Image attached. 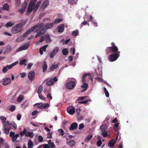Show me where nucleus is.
Returning <instances> with one entry per match:
<instances>
[{
	"label": "nucleus",
	"instance_id": "c85d7f7f",
	"mask_svg": "<svg viewBox=\"0 0 148 148\" xmlns=\"http://www.w3.org/2000/svg\"><path fill=\"white\" fill-rule=\"evenodd\" d=\"M89 75L91 77V75L90 73L86 74L84 75L82 78V82H85V78L87 76Z\"/></svg>",
	"mask_w": 148,
	"mask_h": 148
},
{
	"label": "nucleus",
	"instance_id": "1a4fd4ad",
	"mask_svg": "<svg viewBox=\"0 0 148 148\" xmlns=\"http://www.w3.org/2000/svg\"><path fill=\"white\" fill-rule=\"evenodd\" d=\"M35 74L33 71H30L28 73V77L29 79L31 81H33L35 78Z\"/></svg>",
	"mask_w": 148,
	"mask_h": 148
},
{
	"label": "nucleus",
	"instance_id": "f704fd0d",
	"mask_svg": "<svg viewBox=\"0 0 148 148\" xmlns=\"http://www.w3.org/2000/svg\"><path fill=\"white\" fill-rule=\"evenodd\" d=\"M10 125L12 126L15 129H16L17 128V125L13 121H11L10 124Z\"/></svg>",
	"mask_w": 148,
	"mask_h": 148
},
{
	"label": "nucleus",
	"instance_id": "79ce46f5",
	"mask_svg": "<svg viewBox=\"0 0 148 148\" xmlns=\"http://www.w3.org/2000/svg\"><path fill=\"white\" fill-rule=\"evenodd\" d=\"M58 132L59 133V135L60 136V135L63 136L64 134V131L62 129H59L58 130Z\"/></svg>",
	"mask_w": 148,
	"mask_h": 148
},
{
	"label": "nucleus",
	"instance_id": "338daca9",
	"mask_svg": "<svg viewBox=\"0 0 148 148\" xmlns=\"http://www.w3.org/2000/svg\"><path fill=\"white\" fill-rule=\"evenodd\" d=\"M110 47H107L106 48V51L107 53H108L110 52L111 51V49H110Z\"/></svg>",
	"mask_w": 148,
	"mask_h": 148
},
{
	"label": "nucleus",
	"instance_id": "393cba45",
	"mask_svg": "<svg viewBox=\"0 0 148 148\" xmlns=\"http://www.w3.org/2000/svg\"><path fill=\"white\" fill-rule=\"evenodd\" d=\"M107 128V126L106 124H102L100 127V129L102 131L106 130Z\"/></svg>",
	"mask_w": 148,
	"mask_h": 148
},
{
	"label": "nucleus",
	"instance_id": "dca6fc26",
	"mask_svg": "<svg viewBox=\"0 0 148 148\" xmlns=\"http://www.w3.org/2000/svg\"><path fill=\"white\" fill-rule=\"evenodd\" d=\"M48 46L47 45H45L43 46V47H41L39 49V52L41 55L43 54V51L44 52L46 51V48Z\"/></svg>",
	"mask_w": 148,
	"mask_h": 148
},
{
	"label": "nucleus",
	"instance_id": "f3484780",
	"mask_svg": "<svg viewBox=\"0 0 148 148\" xmlns=\"http://www.w3.org/2000/svg\"><path fill=\"white\" fill-rule=\"evenodd\" d=\"M11 82L10 79L9 78H6L3 79L2 84L6 86L9 84Z\"/></svg>",
	"mask_w": 148,
	"mask_h": 148
},
{
	"label": "nucleus",
	"instance_id": "58836bf2",
	"mask_svg": "<svg viewBox=\"0 0 148 148\" xmlns=\"http://www.w3.org/2000/svg\"><path fill=\"white\" fill-rule=\"evenodd\" d=\"M15 4L17 7H19L21 4V0H15Z\"/></svg>",
	"mask_w": 148,
	"mask_h": 148
},
{
	"label": "nucleus",
	"instance_id": "c9c22d12",
	"mask_svg": "<svg viewBox=\"0 0 148 148\" xmlns=\"http://www.w3.org/2000/svg\"><path fill=\"white\" fill-rule=\"evenodd\" d=\"M19 136V134H17L12 136V137H11L12 138V142H15L17 138Z\"/></svg>",
	"mask_w": 148,
	"mask_h": 148
},
{
	"label": "nucleus",
	"instance_id": "9b49d317",
	"mask_svg": "<svg viewBox=\"0 0 148 148\" xmlns=\"http://www.w3.org/2000/svg\"><path fill=\"white\" fill-rule=\"evenodd\" d=\"M27 6V2H25L22 5L21 9L19 10L18 11L19 13H21L22 14L25 11V9Z\"/></svg>",
	"mask_w": 148,
	"mask_h": 148
},
{
	"label": "nucleus",
	"instance_id": "412c9836",
	"mask_svg": "<svg viewBox=\"0 0 148 148\" xmlns=\"http://www.w3.org/2000/svg\"><path fill=\"white\" fill-rule=\"evenodd\" d=\"M45 41L47 43L51 42L52 40L51 39L50 36L48 34H46L45 36Z\"/></svg>",
	"mask_w": 148,
	"mask_h": 148
},
{
	"label": "nucleus",
	"instance_id": "6e6552de",
	"mask_svg": "<svg viewBox=\"0 0 148 148\" xmlns=\"http://www.w3.org/2000/svg\"><path fill=\"white\" fill-rule=\"evenodd\" d=\"M30 42H27V43H25L24 45L20 47L16 50L17 52L27 49L30 46Z\"/></svg>",
	"mask_w": 148,
	"mask_h": 148
},
{
	"label": "nucleus",
	"instance_id": "de8ad7c7",
	"mask_svg": "<svg viewBox=\"0 0 148 148\" xmlns=\"http://www.w3.org/2000/svg\"><path fill=\"white\" fill-rule=\"evenodd\" d=\"M9 8L8 5L7 4H5L3 5V9L4 10H8Z\"/></svg>",
	"mask_w": 148,
	"mask_h": 148
},
{
	"label": "nucleus",
	"instance_id": "3c124183",
	"mask_svg": "<svg viewBox=\"0 0 148 148\" xmlns=\"http://www.w3.org/2000/svg\"><path fill=\"white\" fill-rule=\"evenodd\" d=\"M104 91L105 93L106 97H109V94L106 88L104 87Z\"/></svg>",
	"mask_w": 148,
	"mask_h": 148
},
{
	"label": "nucleus",
	"instance_id": "bf43d9fd",
	"mask_svg": "<svg viewBox=\"0 0 148 148\" xmlns=\"http://www.w3.org/2000/svg\"><path fill=\"white\" fill-rule=\"evenodd\" d=\"M39 98L42 100H46V99L42 95L39 94Z\"/></svg>",
	"mask_w": 148,
	"mask_h": 148
},
{
	"label": "nucleus",
	"instance_id": "9d476101",
	"mask_svg": "<svg viewBox=\"0 0 148 148\" xmlns=\"http://www.w3.org/2000/svg\"><path fill=\"white\" fill-rule=\"evenodd\" d=\"M59 50V48L58 47H56L53 49V51L50 55V58H52L56 55Z\"/></svg>",
	"mask_w": 148,
	"mask_h": 148
},
{
	"label": "nucleus",
	"instance_id": "e433bc0d",
	"mask_svg": "<svg viewBox=\"0 0 148 148\" xmlns=\"http://www.w3.org/2000/svg\"><path fill=\"white\" fill-rule=\"evenodd\" d=\"M34 31V28L33 27H32L29 29L27 30L25 33L27 34H29L30 33Z\"/></svg>",
	"mask_w": 148,
	"mask_h": 148
},
{
	"label": "nucleus",
	"instance_id": "69168bd1",
	"mask_svg": "<svg viewBox=\"0 0 148 148\" xmlns=\"http://www.w3.org/2000/svg\"><path fill=\"white\" fill-rule=\"evenodd\" d=\"M75 49L74 47H71V51L72 52V54L74 55L75 52Z\"/></svg>",
	"mask_w": 148,
	"mask_h": 148
},
{
	"label": "nucleus",
	"instance_id": "423d86ee",
	"mask_svg": "<svg viewBox=\"0 0 148 148\" xmlns=\"http://www.w3.org/2000/svg\"><path fill=\"white\" fill-rule=\"evenodd\" d=\"M10 129L11 127L10 125V122L9 121H7L5 123L4 127L5 134L6 135L8 134Z\"/></svg>",
	"mask_w": 148,
	"mask_h": 148
},
{
	"label": "nucleus",
	"instance_id": "aec40b11",
	"mask_svg": "<svg viewBox=\"0 0 148 148\" xmlns=\"http://www.w3.org/2000/svg\"><path fill=\"white\" fill-rule=\"evenodd\" d=\"M49 106V105L48 103H44L42 104L41 106H37V107H38L39 109H42L43 108L46 109L48 108Z\"/></svg>",
	"mask_w": 148,
	"mask_h": 148
},
{
	"label": "nucleus",
	"instance_id": "a18cd8bd",
	"mask_svg": "<svg viewBox=\"0 0 148 148\" xmlns=\"http://www.w3.org/2000/svg\"><path fill=\"white\" fill-rule=\"evenodd\" d=\"M27 61V60L26 59H24L21 60L20 61V64L21 65L24 64L25 65H26V64H25Z\"/></svg>",
	"mask_w": 148,
	"mask_h": 148
},
{
	"label": "nucleus",
	"instance_id": "5701e85b",
	"mask_svg": "<svg viewBox=\"0 0 148 148\" xmlns=\"http://www.w3.org/2000/svg\"><path fill=\"white\" fill-rule=\"evenodd\" d=\"M41 1H39L37 3L36 5L35 6H34V12H36L37 11V10L38 9V8L41 4Z\"/></svg>",
	"mask_w": 148,
	"mask_h": 148
},
{
	"label": "nucleus",
	"instance_id": "a19ab883",
	"mask_svg": "<svg viewBox=\"0 0 148 148\" xmlns=\"http://www.w3.org/2000/svg\"><path fill=\"white\" fill-rule=\"evenodd\" d=\"M63 20L62 18H59L55 19L54 21V24H57L60 23Z\"/></svg>",
	"mask_w": 148,
	"mask_h": 148
},
{
	"label": "nucleus",
	"instance_id": "b1692460",
	"mask_svg": "<svg viewBox=\"0 0 148 148\" xmlns=\"http://www.w3.org/2000/svg\"><path fill=\"white\" fill-rule=\"evenodd\" d=\"M47 65L45 61H44L42 63L43 72L45 73L47 71Z\"/></svg>",
	"mask_w": 148,
	"mask_h": 148
},
{
	"label": "nucleus",
	"instance_id": "49530a36",
	"mask_svg": "<svg viewBox=\"0 0 148 148\" xmlns=\"http://www.w3.org/2000/svg\"><path fill=\"white\" fill-rule=\"evenodd\" d=\"M48 144L50 145L51 147H53L55 146L53 143L50 140L48 141Z\"/></svg>",
	"mask_w": 148,
	"mask_h": 148
},
{
	"label": "nucleus",
	"instance_id": "e2e57ef3",
	"mask_svg": "<svg viewBox=\"0 0 148 148\" xmlns=\"http://www.w3.org/2000/svg\"><path fill=\"white\" fill-rule=\"evenodd\" d=\"M38 141L40 142H42L43 140V138L41 136H39L38 137Z\"/></svg>",
	"mask_w": 148,
	"mask_h": 148
},
{
	"label": "nucleus",
	"instance_id": "4c0bfd02",
	"mask_svg": "<svg viewBox=\"0 0 148 148\" xmlns=\"http://www.w3.org/2000/svg\"><path fill=\"white\" fill-rule=\"evenodd\" d=\"M92 135H90L88 136L85 139V140L86 142H88L90 141L91 139L92 138Z\"/></svg>",
	"mask_w": 148,
	"mask_h": 148
},
{
	"label": "nucleus",
	"instance_id": "052dcab7",
	"mask_svg": "<svg viewBox=\"0 0 148 148\" xmlns=\"http://www.w3.org/2000/svg\"><path fill=\"white\" fill-rule=\"evenodd\" d=\"M26 75V74L25 72H23L22 73H21L20 74L21 77L22 78H24Z\"/></svg>",
	"mask_w": 148,
	"mask_h": 148
},
{
	"label": "nucleus",
	"instance_id": "37998d69",
	"mask_svg": "<svg viewBox=\"0 0 148 148\" xmlns=\"http://www.w3.org/2000/svg\"><path fill=\"white\" fill-rule=\"evenodd\" d=\"M43 90V87L42 85H40L39 87L38 91V93L40 94L41 92Z\"/></svg>",
	"mask_w": 148,
	"mask_h": 148
},
{
	"label": "nucleus",
	"instance_id": "0eeeda50",
	"mask_svg": "<svg viewBox=\"0 0 148 148\" xmlns=\"http://www.w3.org/2000/svg\"><path fill=\"white\" fill-rule=\"evenodd\" d=\"M75 82L73 81L67 82L66 85V88L69 89H72L75 87Z\"/></svg>",
	"mask_w": 148,
	"mask_h": 148
},
{
	"label": "nucleus",
	"instance_id": "603ef678",
	"mask_svg": "<svg viewBox=\"0 0 148 148\" xmlns=\"http://www.w3.org/2000/svg\"><path fill=\"white\" fill-rule=\"evenodd\" d=\"M79 33V32L78 30H76L75 31H74L72 33V35L75 36H76Z\"/></svg>",
	"mask_w": 148,
	"mask_h": 148
},
{
	"label": "nucleus",
	"instance_id": "f03ea898",
	"mask_svg": "<svg viewBox=\"0 0 148 148\" xmlns=\"http://www.w3.org/2000/svg\"><path fill=\"white\" fill-rule=\"evenodd\" d=\"M20 134L21 137L24 135L26 137L29 136L31 138H32L34 137L33 133L32 132H27V130L25 128H24L22 132H20Z\"/></svg>",
	"mask_w": 148,
	"mask_h": 148
},
{
	"label": "nucleus",
	"instance_id": "4468645a",
	"mask_svg": "<svg viewBox=\"0 0 148 148\" xmlns=\"http://www.w3.org/2000/svg\"><path fill=\"white\" fill-rule=\"evenodd\" d=\"M78 125L77 123L75 122L72 123L69 127V130L71 131L76 129L77 128Z\"/></svg>",
	"mask_w": 148,
	"mask_h": 148
},
{
	"label": "nucleus",
	"instance_id": "09e8293b",
	"mask_svg": "<svg viewBox=\"0 0 148 148\" xmlns=\"http://www.w3.org/2000/svg\"><path fill=\"white\" fill-rule=\"evenodd\" d=\"M86 96L79 97L77 98V100L78 101L86 99Z\"/></svg>",
	"mask_w": 148,
	"mask_h": 148
},
{
	"label": "nucleus",
	"instance_id": "cd10ccee",
	"mask_svg": "<svg viewBox=\"0 0 148 148\" xmlns=\"http://www.w3.org/2000/svg\"><path fill=\"white\" fill-rule=\"evenodd\" d=\"M14 23H12L11 22H9L7 23L5 25V26L6 27H11L14 25Z\"/></svg>",
	"mask_w": 148,
	"mask_h": 148
},
{
	"label": "nucleus",
	"instance_id": "ea45409f",
	"mask_svg": "<svg viewBox=\"0 0 148 148\" xmlns=\"http://www.w3.org/2000/svg\"><path fill=\"white\" fill-rule=\"evenodd\" d=\"M68 50L66 49H63L62 50V54L64 56H66L68 54Z\"/></svg>",
	"mask_w": 148,
	"mask_h": 148
},
{
	"label": "nucleus",
	"instance_id": "c756f323",
	"mask_svg": "<svg viewBox=\"0 0 148 148\" xmlns=\"http://www.w3.org/2000/svg\"><path fill=\"white\" fill-rule=\"evenodd\" d=\"M59 66V64H53L52 65L51 67L50 68V70L51 71H53L54 69L57 68Z\"/></svg>",
	"mask_w": 148,
	"mask_h": 148
},
{
	"label": "nucleus",
	"instance_id": "bb28decb",
	"mask_svg": "<svg viewBox=\"0 0 148 148\" xmlns=\"http://www.w3.org/2000/svg\"><path fill=\"white\" fill-rule=\"evenodd\" d=\"M88 84L86 83H83L82 86V88L84 89L83 90L81 91L82 92H84L88 88Z\"/></svg>",
	"mask_w": 148,
	"mask_h": 148
},
{
	"label": "nucleus",
	"instance_id": "72a5a7b5",
	"mask_svg": "<svg viewBox=\"0 0 148 148\" xmlns=\"http://www.w3.org/2000/svg\"><path fill=\"white\" fill-rule=\"evenodd\" d=\"M23 37L22 36H21L19 37H18L16 39V41L17 42H19L22 41L24 39V38H23Z\"/></svg>",
	"mask_w": 148,
	"mask_h": 148
},
{
	"label": "nucleus",
	"instance_id": "7c9ffc66",
	"mask_svg": "<svg viewBox=\"0 0 148 148\" xmlns=\"http://www.w3.org/2000/svg\"><path fill=\"white\" fill-rule=\"evenodd\" d=\"M23 99L24 96L22 95H20L17 98V101L18 102H21Z\"/></svg>",
	"mask_w": 148,
	"mask_h": 148
},
{
	"label": "nucleus",
	"instance_id": "ddd939ff",
	"mask_svg": "<svg viewBox=\"0 0 148 148\" xmlns=\"http://www.w3.org/2000/svg\"><path fill=\"white\" fill-rule=\"evenodd\" d=\"M67 112L70 114L73 115L75 112V109L73 107H68L66 110Z\"/></svg>",
	"mask_w": 148,
	"mask_h": 148
},
{
	"label": "nucleus",
	"instance_id": "a878e982",
	"mask_svg": "<svg viewBox=\"0 0 148 148\" xmlns=\"http://www.w3.org/2000/svg\"><path fill=\"white\" fill-rule=\"evenodd\" d=\"M110 47L111 51L113 52L116 53L118 51V49L116 46H111Z\"/></svg>",
	"mask_w": 148,
	"mask_h": 148
},
{
	"label": "nucleus",
	"instance_id": "7ed1b4c3",
	"mask_svg": "<svg viewBox=\"0 0 148 148\" xmlns=\"http://www.w3.org/2000/svg\"><path fill=\"white\" fill-rule=\"evenodd\" d=\"M120 51L113 54H110L109 56V59L110 62H113L116 60L120 56Z\"/></svg>",
	"mask_w": 148,
	"mask_h": 148
},
{
	"label": "nucleus",
	"instance_id": "20e7f679",
	"mask_svg": "<svg viewBox=\"0 0 148 148\" xmlns=\"http://www.w3.org/2000/svg\"><path fill=\"white\" fill-rule=\"evenodd\" d=\"M37 0L34 1L31 0L30 3L29 4L27 12L28 13H30L32 11V10L34 9L35 3Z\"/></svg>",
	"mask_w": 148,
	"mask_h": 148
},
{
	"label": "nucleus",
	"instance_id": "864d4df0",
	"mask_svg": "<svg viewBox=\"0 0 148 148\" xmlns=\"http://www.w3.org/2000/svg\"><path fill=\"white\" fill-rule=\"evenodd\" d=\"M102 134L103 136L104 137H106L108 135L107 132L106 130L102 131Z\"/></svg>",
	"mask_w": 148,
	"mask_h": 148
},
{
	"label": "nucleus",
	"instance_id": "2f4dec72",
	"mask_svg": "<svg viewBox=\"0 0 148 148\" xmlns=\"http://www.w3.org/2000/svg\"><path fill=\"white\" fill-rule=\"evenodd\" d=\"M33 144L31 139H29L28 142V148H33Z\"/></svg>",
	"mask_w": 148,
	"mask_h": 148
},
{
	"label": "nucleus",
	"instance_id": "680f3d73",
	"mask_svg": "<svg viewBox=\"0 0 148 148\" xmlns=\"http://www.w3.org/2000/svg\"><path fill=\"white\" fill-rule=\"evenodd\" d=\"M84 126L83 123H82L80 124L79 126V129L80 130H82L84 127Z\"/></svg>",
	"mask_w": 148,
	"mask_h": 148
},
{
	"label": "nucleus",
	"instance_id": "6ab92c4d",
	"mask_svg": "<svg viewBox=\"0 0 148 148\" xmlns=\"http://www.w3.org/2000/svg\"><path fill=\"white\" fill-rule=\"evenodd\" d=\"M64 25L63 24H61L58 27V32L60 33L62 32L64 30Z\"/></svg>",
	"mask_w": 148,
	"mask_h": 148
},
{
	"label": "nucleus",
	"instance_id": "4d7b16f0",
	"mask_svg": "<svg viewBox=\"0 0 148 148\" xmlns=\"http://www.w3.org/2000/svg\"><path fill=\"white\" fill-rule=\"evenodd\" d=\"M6 51H8V52L10 51L12 49L11 46L10 45L7 46L6 47Z\"/></svg>",
	"mask_w": 148,
	"mask_h": 148
},
{
	"label": "nucleus",
	"instance_id": "f8f14e48",
	"mask_svg": "<svg viewBox=\"0 0 148 148\" xmlns=\"http://www.w3.org/2000/svg\"><path fill=\"white\" fill-rule=\"evenodd\" d=\"M46 32V30L44 29H42L41 30V31H39L37 32V33L35 36V38H36L37 37L41 36L43 35Z\"/></svg>",
	"mask_w": 148,
	"mask_h": 148
},
{
	"label": "nucleus",
	"instance_id": "8fccbe9b",
	"mask_svg": "<svg viewBox=\"0 0 148 148\" xmlns=\"http://www.w3.org/2000/svg\"><path fill=\"white\" fill-rule=\"evenodd\" d=\"M46 84L48 86H51L53 84V83L51 79H50L46 82Z\"/></svg>",
	"mask_w": 148,
	"mask_h": 148
},
{
	"label": "nucleus",
	"instance_id": "0e129e2a",
	"mask_svg": "<svg viewBox=\"0 0 148 148\" xmlns=\"http://www.w3.org/2000/svg\"><path fill=\"white\" fill-rule=\"evenodd\" d=\"M102 143V142L101 140H99L97 141V144L98 147H100L101 146Z\"/></svg>",
	"mask_w": 148,
	"mask_h": 148
},
{
	"label": "nucleus",
	"instance_id": "13d9d810",
	"mask_svg": "<svg viewBox=\"0 0 148 148\" xmlns=\"http://www.w3.org/2000/svg\"><path fill=\"white\" fill-rule=\"evenodd\" d=\"M8 70V68L7 66H4L2 70V71L3 73H5Z\"/></svg>",
	"mask_w": 148,
	"mask_h": 148
},
{
	"label": "nucleus",
	"instance_id": "6e6d98bb",
	"mask_svg": "<svg viewBox=\"0 0 148 148\" xmlns=\"http://www.w3.org/2000/svg\"><path fill=\"white\" fill-rule=\"evenodd\" d=\"M0 119L1 120L2 123H5L6 120V118L4 117V116H0Z\"/></svg>",
	"mask_w": 148,
	"mask_h": 148
},
{
	"label": "nucleus",
	"instance_id": "4be33fe9",
	"mask_svg": "<svg viewBox=\"0 0 148 148\" xmlns=\"http://www.w3.org/2000/svg\"><path fill=\"white\" fill-rule=\"evenodd\" d=\"M116 143V141L112 139L110 140L108 143V146L110 147H112Z\"/></svg>",
	"mask_w": 148,
	"mask_h": 148
},
{
	"label": "nucleus",
	"instance_id": "2eb2a0df",
	"mask_svg": "<svg viewBox=\"0 0 148 148\" xmlns=\"http://www.w3.org/2000/svg\"><path fill=\"white\" fill-rule=\"evenodd\" d=\"M53 23H48L44 25V29L45 30L48 29H51L53 26Z\"/></svg>",
	"mask_w": 148,
	"mask_h": 148
},
{
	"label": "nucleus",
	"instance_id": "473e14b6",
	"mask_svg": "<svg viewBox=\"0 0 148 148\" xmlns=\"http://www.w3.org/2000/svg\"><path fill=\"white\" fill-rule=\"evenodd\" d=\"M49 148V147L48 145L47 144H44L40 145L37 148Z\"/></svg>",
	"mask_w": 148,
	"mask_h": 148
},
{
	"label": "nucleus",
	"instance_id": "c03bdc74",
	"mask_svg": "<svg viewBox=\"0 0 148 148\" xmlns=\"http://www.w3.org/2000/svg\"><path fill=\"white\" fill-rule=\"evenodd\" d=\"M75 142L74 140H71L70 141L69 143V145L71 147H73L74 146Z\"/></svg>",
	"mask_w": 148,
	"mask_h": 148
},
{
	"label": "nucleus",
	"instance_id": "39448f33",
	"mask_svg": "<svg viewBox=\"0 0 148 148\" xmlns=\"http://www.w3.org/2000/svg\"><path fill=\"white\" fill-rule=\"evenodd\" d=\"M33 27L34 28V32H35L41 31L42 29H44V24L42 22L38 23Z\"/></svg>",
	"mask_w": 148,
	"mask_h": 148
},
{
	"label": "nucleus",
	"instance_id": "5fc2aeb1",
	"mask_svg": "<svg viewBox=\"0 0 148 148\" xmlns=\"http://www.w3.org/2000/svg\"><path fill=\"white\" fill-rule=\"evenodd\" d=\"M15 110V107L14 105H12L10 106V108L9 109V110L13 112Z\"/></svg>",
	"mask_w": 148,
	"mask_h": 148
},
{
	"label": "nucleus",
	"instance_id": "f257e3e1",
	"mask_svg": "<svg viewBox=\"0 0 148 148\" xmlns=\"http://www.w3.org/2000/svg\"><path fill=\"white\" fill-rule=\"evenodd\" d=\"M26 21H23L21 23H18L13 27L11 29V32L15 34L20 32L23 29V26L26 24Z\"/></svg>",
	"mask_w": 148,
	"mask_h": 148
},
{
	"label": "nucleus",
	"instance_id": "a211bd4d",
	"mask_svg": "<svg viewBox=\"0 0 148 148\" xmlns=\"http://www.w3.org/2000/svg\"><path fill=\"white\" fill-rule=\"evenodd\" d=\"M49 4V1L48 0H46L43 3L41 6V8L42 9H44L45 8L48 6Z\"/></svg>",
	"mask_w": 148,
	"mask_h": 148
},
{
	"label": "nucleus",
	"instance_id": "774afa93",
	"mask_svg": "<svg viewBox=\"0 0 148 148\" xmlns=\"http://www.w3.org/2000/svg\"><path fill=\"white\" fill-rule=\"evenodd\" d=\"M38 112V111L37 110H35L32 112V116H34L37 114Z\"/></svg>",
	"mask_w": 148,
	"mask_h": 148
}]
</instances>
